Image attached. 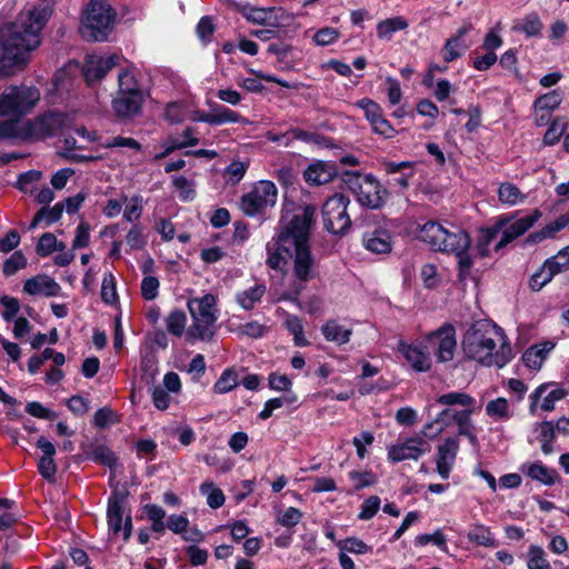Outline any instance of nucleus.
I'll return each instance as SVG.
<instances>
[{"instance_id": "8", "label": "nucleus", "mask_w": 569, "mask_h": 569, "mask_svg": "<svg viewBox=\"0 0 569 569\" xmlns=\"http://www.w3.org/2000/svg\"><path fill=\"white\" fill-rule=\"evenodd\" d=\"M343 182L357 196L360 204L378 209L385 204L389 192L371 174L361 176L358 172H346Z\"/></svg>"}, {"instance_id": "45", "label": "nucleus", "mask_w": 569, "mask_h": 569, "mask_svg": "<svg viewBox=\"0 0 569 569\" xmlns=\"http://www.w3.org/2000/svg\"><path fill=\"white\" fill-rule=\"evenodd\" d=\"M337 547L339 550L353 555H365L371 551V547L357 537H348L346 539L339 540L337 541Z\"/></svg>"}, {"instance_id": "13", "label": "nucleus", "mask_w": 569, "mask_h": 569, "mask_svg": "<svg viewBox=\"0 0 569 569\" xmlns=\"http://www.w3.org/2000/svg\"><path fill=\"white\" fill-rule=\"evenodd\" d=\"M69 120L67 114L51 111L34 120L26 121L28 140H40L54 136L68 126Z\"/></svg>"}, {"instance_id": "17", "label": "nucleus", "mask_w": 569, "mask_h": 569, "mask_svg": "<svg viewBox=\"0 0 569 569\" xmlns=\"http://www.w3.org/2000/svg\"><path fill=\"white\" fill-rule=\"evenodd\" d=\"M540 217V210L535 209L530 214L525 216L512 223H510L509 221L508 224L501 230L502 236L495 246V250H500L501 248L506 247L509 242L522 236L539 220Z\"/></svg>"}, {"instance_id": "57", "label": "nucleus", "mask_w": 569, "mask_h": 569, "mask_svg": "<svg viewBox=\"0 0 569 569\" xmlns=\"http://www.w3.org/2000/svg\"><path fill=\"white\" fill-rule=\"evenodd\" d=\"M565 130L566 123L560 119H555L543 136V143L546 146L556 144L560 137L563 134Z\"/></svg>"}, {"instance_id": "59", "label": "nucleus", "mask_w": 569, "mask_h": 569, "mask_svg": "<svg viewBox=\"0 0 569 569\" xmlns=\"http://www.w3.org/2000/svg\"><path fill=\"white\" fill-rule=\"evenodd\" d=\"M101 298L108 305L117 301L116 281L111 273L104 274L102 279Z\"/></svg>"}, {"instance_id": "6", "label": "nucleus", "mask_w": 569, "mask_h": 569, "mask_svg": "<svg viewBox=\"0 0 569 569\" xmlns=\"http://www.w3.org/2000/svg\"><path fill=\"white\" fill-rule=\"evenodd\" d=\"M40 90L32 86H10L0 93V117L19 120L40 101Z\"/></svg>"}, {"instance_id": "51", "label": "nucleus", "mask_w": 569, "mask_h": 569, "mask_svg": "<svg viewBox=\"0 0 569 569\" xmlns=\"http://www.w3.org/2000/svg\"><path fill=\"white\" fill-rule=\"evenodd\" d=\"M357 106L365 111V116L371 126L383 117L380 106L371 99L363 98L357 102Z\"/></svg>"}, {"instance_id": "28", "label": "nucleus", "mask_w": 569, "mask_h": 569, "mask_svg": "<svg viewBox=\"0 0 569 569\" xmlns=\"http://www.w3.org/2000/svg\"><path fill=\"white\" fill-rule=\"evenodd\" d=\"M321 333L329 342L338 346L346 345L350 341L352 329L339 325L336 320H327L321 327Z\"/></svg>"}, {"instance_id": "40", "label": "nucleus", "mask_w": 569, "mask_h": 569, "mask_svg": "<svg viewBox=\"0 0 569 569\" xmlns=\"http://www.w3.org/2000/svg\"><path fill=\"white\" fill-rule=\"evenodd\" d=\"M543 263L546 268L552 271L553 277L569 270V246L558 251L557 254L547 259Z\"/></svg>"}, {"instance_id": "43", "label": "nucleus", "mask_w": 569, "mask_h": 569, "mask_svg": "<svg viewBox=\"0 0 569 569\" xmlns=\"http://www.w3.org/2000/svg\"><path fill=\"white\" fill-rule=\"evenodd\" d=\"M239 383L238 375L234 369H226L213 386L216 393H227L234 389Z\"/></svg>"}, {"instance_id": "14", "label": "nucleus", "mask_w": 569, "mask_h": 569, "mask_svg": "<svg viewBox=\"0 0 569 569\" xmlns=\"http://www.w3.org/2000/svg\"><path fill=\"white\" fill-rule=\"evenodd\" d=\"M127 492L116 490L109 498L107 518L109 530L113 535H118L120 531L123 533V540H129L132 531L131 516L127 515L123 522L124 506L127 501Z\"/></svg>"}, {"instance_id": "58", "label": "nucleus", "mask_w": 569, "mask_h": 569, "mask_svg": "<svg viewBox=\"0 0 569 569\" xmlns=\"http://www.w3.org/2000/svg\"><path fill=\"white\" fill-rule=\"evenodd\" d=\"M141 379L149 386L154 383V378L158 372L157 361L153 356H146L141 360Z\"/></svg>"}, {"instance_id": "7", "label": "nucleus", "mask_w": 569, "mask_h": 569, "mask_svg": "<svg viewBox=\"0 0 569 569\" xmlns=\"http://www.w3.org/2000/svg\"><path fill=\"white\" fill-rule=\"evenodd\" d=\"M116 12L104 0H91L81 22L80 32L88 41H103L110 32Z\"/></svg>"}, {"instance_id": "30", "label": "nucleus", "mask_w": 569, "mask_h": 569, "mask_svg": "<svg viewBox=\"0 0 569 569\" xmlns=\"http://www.w3.org/2000/svg\"><path fill=\"white\" fill-rule=\"evenodd\" d=\"M552 348L551 342H547L542 347L532 346L522 355V361L528 368L539 370Z\"/></svg>"}, {"instance_id": "25", "label": "nucleus", "mask_w": 569, "mask_h": 569, "mask_svg": "<svg viewBox=\"0 0 569 569\" xmlns=\"http://www.w3.org/2000/svg\"><path fill=\"white\" fill-rule=\"evenodd\" d=\"M363 246L367 250L377 253H389L392 249L391 236L385 229H375L366 232L362 238Z\"/></svg>"}, {"instance_id": "64", "label": "nucleus", "mask_w": 569, "mask_h": 569, "mask_svg": "<svg viewBox=\"0 0 569 569\" xmlns=\"http://www.w3.org/2000/svg\"><path fill=\"white\" fill-rule=\"evenodd\" d=\"M159 280L156 277L147 276L141 281V295L146 300H153L158 296Z\"/></svg>"}, {"instance_id": "32", "label": "nucleus", "mask_w": 569, "mask_h": 569, "mask_svg": "<svg viewBox=\"0 0 569 569\" xmlns=\"http://www.w3.org/2000/svg\"><path fill=\"white\" fill-rule=\"evenodd\" d=\"M569 223V216L561 214L555 221L550 222L541 230L530 233L527 241L538 243L547 238H551L555 233L562 230Z\"/></svg>"}, {"instance_id": "4", "label": "nucleus", "mask_w": 569, "mask_h": 569, "mask_svg": "<svg viewBox=\"0 0 569 569\" xmlns=\"http://www.w3.org/2000/svg\"><path fill=\"white\" fill-rule=\"evenodd\" d=\"M418 238L429 243L435 250L446 253L461 254L470 247V238L466 231L458 228L448 230L436 221L422 224Z\"/></svg>"}, {"instance_id": "47", "label": "nucleus", "mask_w": 569, "mask_h": 569, "mask_svg": "<svg viewBox=\"0 0 569 569\" xmlns=\"http://www.w3.org/2000/svg\"><path fill=\"white\" fill-rule=\"evenodd\" d=\"M561 101V92L559 90H552L546 94L540 96L535 101V108L541 111H552L560 106Z\"/></svg>"}, {"instance_id": "62", "label": "nucleus", "mask_w": 569, "mask_h": 569, "mask_svg": "<svg viewBox=\"0 0 569 569\" xmlns=\"http://www.w3.org/2000/svg\"><path fill=\"white\" fill-rule=\"evenodd\" d=\"M57 238L51 232L43 233L37 243V253L47 257L56 250Z\"/></svg>"}, {"instance_id": "50", "label": "nucleus", "mask_w": 569, "mask_h": 569, "mask_svg": "<svg viewBox=\"0 0 569 569\" xmlns=\"http://www.w3.org/2000/svg\"><path fill=\"white\" fill-rule=\"evenodd\" d=\"M486 412L489 417L508 419L510 418L509 403L505 398L491 400L486 406Z\"/></svg>"}, {"instance_id": "52", "label": "nucleus", "mask_w": 569, "mask_h": 569, "mask_svg": "<svg viewBox=\"0 0 569 569\" xmlns=\"http://www.w3.org/2000/svg\"><path fill=\"white\" fill-rule=\"evenodd\" d=\"M119 92L123 94L142 93L136 78L129 71H122L118 76Z\"/></svg>"}, {"instance_id": "56", "label": "nucleus", "mask_w": 569, "mask_h": 569, "mask_svg": "<svg viewBox=\"0 0 569 569\" xmlns=\"http://www.w3.org/2000/svg\"><path fill=\"white\" fill-rule=\"evenodd\" d=\"M27 259L21 251H16L3 263V273L9 277L14 274L18 270L26 268Z\"/></svg>"}, {"instance_id": "44", "label": "nucleus", "mask_w": 569, "mask_h": 569, "mask_svg": "<svg viewBox=\"0 0 569 569\" xmlns=\"http://www.w3.org/2000/svg\"><path fill=\"white\" fill-rule=\"evenodd\" d=\"M168 331L177 337L182 336L186 329L187 317L182 310H173L166 319Z\"/></svg>"}, {"instance_id": "54", "label": "nucleus", "mask_w": 569, "mask_h": 569, "mask_svg": "<svg viewBox=\"0 0 569 569\" xmlns=\"http://www.w3.org/2000/svg\"><path fill=\"white\" fill-rule=\"evenodd\" d=\"M349 478L353 482L355 490L371 487L377 482V477L371 471H350Z\"/></svg>"}, {"instance_id": "34", "label": "nucleus", "mask_w": 569, "mask_h": 569, "mask_svg": "<svg viewBox=\"0 0 569 569\" xmlns=\"http://www.w3.org/2000/svg\"><path fill=\"white\" fill-rule=\"evenodd\" d=\"M63 212V203L58 202L53 207L48 208L43 207L41 208L33 217L30 229H34L41 221H46L48 226L57 222Z\"/></svg>"}, {"instance_id": "31", "label": "nucleus", "mask_w": 569, "mask_h": 569, "mask_svg": "<svg viewBox=\"0 0 569 569\" xmlns=\"http://www.w3.org/2000/svg\"><path fill=\"white\" fill-rule=\"evenodd\" d=\"M9 140H28L26 122L21 123L14 119H6L0 121V141Z\"/></svg>"}, {"instance_id": "11", "label": "nucleus", "mask_w": 569, "mask_h": 569, "mask_svg": "<svg viewBox=\"0 0 569 569\" xmlns=\"http://www.w3.org/2000/svg\"><path fill=\"white\" fill-rule=\"evenodd\" d=\"M278 191L273 182L261 180L253 189L240 199V208L246 216L253 217L262 213L277 202Z\"/></svg>"}, {"instance_id": "21", "label": "nucleus", "mask_w": 569, "mask_h": 569, "mask_svg": "<svg viewBox=\"0 0 569 569\" xmlns=\"http://www.w3.org/2000/svg\"><path fill=\"white\" fill-rule=\"evenodd\" d=\"M459 450V441L455 438H447L438 446L437 472L442 479H448Z\"/></svg>"}, {"instance_id": "23", "label": "nucleus", "mask_w": 569, "mask_h": 569, "mask_svg": "<svg viewBox=\"0 0 569 569\" xmlns=\"http://www.w3.org/2000/svg\"><path fill=\"white\" fill-rule=\"evenodd\" d=\"M142 101L143 93H118V97L112 101V108L117 117L129 119L140 112Z\"/></svg>"}, {"instance_id": "63", "label": "nucleus", "mask_w": 569, "mask_h": 569, "mask_svg": "<svg viewBox=\"0 0 569 569\" xmlns=\"http://www.w3.org/2000/svg\"><path fill=\"white\" fill-rule=\"evenodd\" d=\"M0 303L4 307L2 318L7 322L11 321L20 310V303L17 298L4 295L0 298Z\"/></svg>"}, {"instance_id": "12", "label": "nucleus", "mask_w": 569, "mask_h": 569, "mask_svg": "<svg viewBox=\"0 0 569 569\" xmlns=\"http://www.w3.org/2000/svg\"><path fill=\"white\" fill-rule=\"evenodd\" d=\"M457 347L456 329L450 323H445L436 331L428 335L425 348L432 352L439 362L453 359Z\"/></svg>"}, {"instance_id": "46", "label": "nucleus", "mask_w": 569, "mask_h": 569, "mask_svg": "<svg viewBox=\"0 0 569 569\" xmlns=\"http://www.w3.org/2000/svg\"><path fill=\"white\" fill-rule=\"evenodd\" d=\"M284 325L289 332L293 336L296 346L305 347L309 343L308 340L303 337V326L300 318L289 315L286 318Z\"/></svg>"}, {"instance_id": "37", "label": "nucleus", "mask_w": 569, "mask_h": 569, "mask_svg": "<svg viewBox=\"0 0 569 569\" xmlns=\"http://www.w3.org/2000/svg\"><path fill=\"white\" fill-rule=\"evenodd\" d=\"M528 476L545 485L551 486L559 480V475L555 469H549L541 463H532L528 468Z\"/></svg>"}, {"instance_id": "41", "label": "nucleus", "mask_w": 569, "mask_h": 569, "mask_svg": "<svg viewBox=\"0 0 569 569\" xmlns=\"http://www.w3.org/2000/svg\"><path fill=\"white\" fill-rule=\"evenodd\" d=\"M499 200L502 203L509 206H516L525 200V196L521 193L518 187L512 183L505 182L501 183L498 189Z\"/></svg>"}, {"instance_id": "49", "label": "nucleus", "mask_w": 569, "mask_h": 569, "mask_svg": "<svg viewBox=\"0 0 569 569\" xmlns=\"http://www.w3.org/2000/svg\"><path fill=\"white\" fill-rule=\"evenodd\" d=\"M468 49L465 42H459L453 38H449L443 46V59L446 63H449L460 58Z\"/></svg>"}, {"instance_id": "36", "label": "nucleus", "mask_w": 569, "mask_h": 569, "mask_svg": "<svg viewBox=\"0 0 569 569\" xmlns=\"http://www.w3.org/2000/svg\"><path fill=\"white\" fill-rule=\"evenodd\" d=\"M407 27L408 22L402 17L389 18L378 23L377 33L379 38L390 40L395 32L405 30Z\"/></svg>"}, {"instance_id": "42", "label": "nucleus", "mask_w": 569, "mask_h": 569, "mask_svg": "<svg viewBox=\"0 0 569 569\" xmlns=\"http://www.w3.org/2000/svg\"><path fill=\"white\" fill-rule=\"evenodd\" d=\"M543 24L536 12L529 13L522 19L520 26L515 27V30L523 32L527 37H540Z\"/></svg>"}, {"instance_id": "20", "label": "nucleus", "mask_w": 569, "mask_h": 569, "mask_svg": "<svg viewBox=\"0 0 569 569\" xmlns=\"http://www.w3.org/2000/svg\"><path fill=\"white\" fill-rule=\"evenodd\" d=\"M23 291L31 296L57 297L61 293V286L48 274H38L26 280Z\"/></svg>"}, {"instance_id": "2", "label": "nucleus", "mask_w": 569, "mask_h": 569, "mask_svg": "<svg viewBox=\"0 0 569 569\" xmlns=\"http://www.w3.org/2000/svg\"><path fill=\"white\" fill-rule=\"evenodd\" d=\"M465 355L477 362L498 368L505 367L512 359V349L500 327L487 321L475 322L462 339Z\"/></svg>"}, {"instance_id": "53", "label": "nucleus", "mask_w": 569, "mask_h": 569, "mask_svg": "<svg viewBox=\"0 0 569 569\" xmlns=\"http://www.w3.org/2000/svg\"><path fill=\"white\" fill-rule=\"evenodd\" d=\"M553 278L552 271L546 268L543 263L540 269L535 272L529 280V287L533 291L541 290L547 283H549Z\"/></svg>"}, {"instance_id": "38", "label": "nucleus", "mask_w": 569, "mask_h": 569, "mask_svg": "<svg viewBox=\"0 0 569 569\" xmlns=\"http://www.w3.org/2000/svg\"><path fill=\"white\" fill-rule=\"evenodd\" d=\"M437 402L443 406H461L465 409L473 408L476 400L465 392H448L438 397Z\"/></svg>"}, {"instance_id": "19", "label": "nucleus", "mask_w": 569, "mask_h": 569, "mask_svg": "<svg viewBox=\"0 0 569 569\" xmlns=\"http://www.w3.org/2000/svg\"><path fill=\"white\" fill-rule=\"evenodd\" d=\"M37 448L42 452L38 461L39 473L49 482H53L57 473V465L53 460L56 447L46 437L41 436L36 442Z\"/></svg>"}, {"instance_id": "27", "label": "nucleus", "mask_w": 569, "mask_h": 569, "mask_svg": "<svg viewBox=\"0 0 569 569\" xmlns=\"http://www.w3.org/2000/svg\"><path fill=\"white\" fill-rule=\"evenodd\" d=\"M511 221V217L501 216L497 219L493 226L482 228L480 230V237L477 244V250L481 257L488 254L489 244L496 239L498 233Z\"/></svg>"}, {"instance_id": "48", "label": "nucleus", "mask_w": 569, "mask_h": 569, "mask_svg": "<svg viewBox=\"0 0 569 569\" xmlns=\"http://www.w3.org/2000/svg\"><path fill=\"white\" fill-rule=\"evenodd\" d=\"M340 38V31L332 27H323L312 36V42L318 47H327Z\"/></svg>"}, {"instance_id": "61", "label": "nucleus", "mask_w": 569, "mask_h": 569, "mask_svg": "<svg viewBox=\"0 0 569 569\" xmlns=\"http://www.w3.org/2000/svg\"><path fill=\"white\" fill-rule=\"evenodd\" d=\"M153 405L159 410H166L171 401L167 390L160 386L149 385Z\"/></svg>"}, {"instance_id": "39", "label": "nucleus", "mask_w": 569, "mask_h": 569, "mask_svg": "<svg viewBox=\"0 0 569 569\" xmlns=\"http://www.w3.org/2000/svg\"><path fill=\"white\" fill-rule=\"evenodd\" d=\"M468 540L483 547H493L495 538L490 529L483 525H475L469 530Z\"/></svg>"}, {"instance_id": "60", "label": "nucleus", "mask_w": 569, "mask_h": 569, "mask_svg": "<svg viewBox=\"0 0 569 569\" xmlns=\"http://www.w3.org/2000/svg\"><path fill=\"white\" fill-rule=\"evenodd\" d=\"M381 500L378 496H370L361 505V510L358 518L361 520H369L375 517L380 508Z\"/></svg>"}, {"instance_id": "29", "label": "nucleus", "mask_w": 569, "mask_h": 569, "mask_svg": "<svg viewBox=\"0 0 569 569\" xmlns=\"http://www.w3.org/2000/svg\"><path fill=\"white\" fill-rule=\"evenodd\" d=\"M267 292L264 283H256L246 290L236 295L237 303L244 310H251L259 302Z\"/></svg>"}, {"instance_id": "15", "label": "nucleus", "mask_w": 569, "mask_h": 569, "mask_svg": "<svg viewBox=\"0 0 569 569\" xmlns=\"http://www.w3.org/2000/svg\"><path fill=\"white\" fill-rule=\"evenodd\" d=\"M292 258L293 274L300 283H295V292L292 297L286 296L284 298L297 302L298 297L303 289V286L301 283L308 282L316 277V262L309 246L306 248H300V250L297 251Z\"/></svg>"}, {"instance_id": "33", "label": "nucleus", "mask_w": 569, "mask_h": 569, "mask_svg": "<svg viewBox=\"0 0 569 569\" xmlns=\"http://www.w3.org/2000/svg\"><path fill=\"white\" fill-rule=\"evenodd\" d=\"M88 459L112 468L117 463V457L114 453L104 445L96 443L91 445L87 452Z\"/></svg>"}, {"instance_id": "10", "label": "nucleus", "mask_w": 569, "mask_h": 569, "mask_svg": "<svg viewBox=\"0 0 569 569\" xmlns=\"http://www.w3.org/2000/svg\"><path fill=\"white\" fill-rule=\"evenodd\" d=\"M350 199L342 193H335L325 201L322 220L328 232L343 234L349 230L351 226V219L347 211Z\"/></svg>"}, {"instance_id": "3", "label": "nucleus", "mask_w": 569, "mask_h": 569, "mask_svg": "<svg viewBox=\"0 0 569 569\" xmlns=\"http://www.w3.org/2000/svg\"><path fill=\"white\" fill-rule=\"evenodd\" d=\"M316 207L305 206L300 213L273 237L266 246V263L273 270H281L300 248L309 246L310 229L313 223Z\"/></svg>"}, {"instance_id": "16", "label": "nucleus", "mask_w": 569, "mask_h": 569, "mask_svg": "<svg viewBox=\"0 0 569 569\" xmlns=\"http://www.w3.org/2000/svg\"><path fill=\"white\" fill-rule=\"evenodd\" d=\"M430 450V445L420 437H411L388 448V460L400 462L418 460Z\"/></svg>"}, {"instance_id": "24", "label": "nucleus", "mask_w": 569, "mask_h": 569, "mask_svg": "<svg viewBox=\"0 0 569 569\" xmlns=\"http://www.w3.org/2000/svg\"><path fill=\"white\" fill-rule=\"evenodd\" d=\"M337 176V169L333 163L318 161L310 164L303 173L305 180L309 184H325L330 182Z\"/></svg>"}, {"instance_id": "35", "label": "nucleus", "mask_w": 569, "mask_h": 569, "mask_svg": "<svg viewBox=\"0 0 569 569\" xmlns=\"http://www.w3.org/2000/svg\"><path fill=\"white\" fill-rule=\"evenodd\" d=\"M527 569H552L542 547L530 545L527 550Z\"/></svg>"}, {"instance_id": "1", "label": "nucleus", "mask_w": 569, "mask_h": 569, "mask_svg": "<svg viewBox=\"0 0 569 569\" xmlns=\"http://www.w3.org/2000/svg\"><path fill=\"white\" fill-rule=\"evenodd\" d=\"M52 12L51 0H40L0 29V74L9 76L28 62L29 53L41 43V31Z\"/></svg>"}, {"instance_id": "9", "label": "nucleus", "mask_w": 569, "mask_h": 569, "mask_svg": "<svg viewBox=\"0 0 569 569\" xmlns=\"http://www.w3.org/2000/svg\"><path fill=\"white\" fill-rule=\"evenodd\" d=\"M472 412L473 408L462 410L445 409L432 422L425 426L423 435L431 439L436 438L449 426L450 421L452 420L457 423L458 433L460 436H466L471 441H475L476 437L473 435V426L470 418Z\"/></svg>"}, {"instance_id": "5", "label": "nucleus", "mask_w": 569, "mask_h": 569, "mask_svg": "<svg viewBox=\"0 0 569 569\" xmlns=\"http://www.w3.org/2000/svg\"><path fill=\"white\" fill-rule=\"evenodd\" d=\"M216 305L217 298L211 293L188 301V309L192 317V323L187 330L189 339L210 340L213 337L218 319Z\"/></svg>"}, {"instance_id": "22", "label": "nucleus", "mask_w": 569, "mask_h": 569, "mask_svg": "<svg viewBox=\"0 0 569 569\" xmlns=\"http://www.w3.org/2000/svg\"><path fill=\"white\" fill-rule=\"evenodd\" d=\"M399 351L416 371L425 372L431 368L430 352L425 347L407 345L400 341Z\"/></svg>"}, {"instance_id": "26", "label": "nucleus", "mask_w": 569, "mask_h": 569, "mask_svg": "<svg viewBox=\"0 0 569 569\" xmlns=\"http://www.w3.org/2000/svg\"><path fill=\"white\" fill-rule=\"evenodd\" d=\"M194 119L208 124L220 126L224 123H238L242 118L238 112L231 109L220 104H213L208 116L197 117Z\"/></svg>"}, {"instance_id": "18", "label": "nucleus", "mask_w": 569, "mask_h": 569, "mask_svg": "<svg viewBox=\"0 0 569 569\" xmlns=\"http://www.w3.org/2000/svg\"><path fill=\"white\" fill-rule=\"evenodd\" d=\"M118 61L116 54L109 57L88 56L82 69L86 81L91 84L99 81L109 70H111Z\"/></svg>"}, {"instance_id": "55", "label": "nucleus", "mask_w": 569, "mask_h": 569, "mask_svg": "<svg viewBox=\"0 0 569 569\" xmlns=\"http://www.w3.org/2000/svg\"><path fill=\"white\" fill-rule=\"evenodd\" d=\"M199 140L198 138H190V140H179L178 138H169L166 142V149L157 154L156 159H161L168 157L172 151L178 149H183L186 147H191L198 144Z\"/></svg>"}]
</instances>
